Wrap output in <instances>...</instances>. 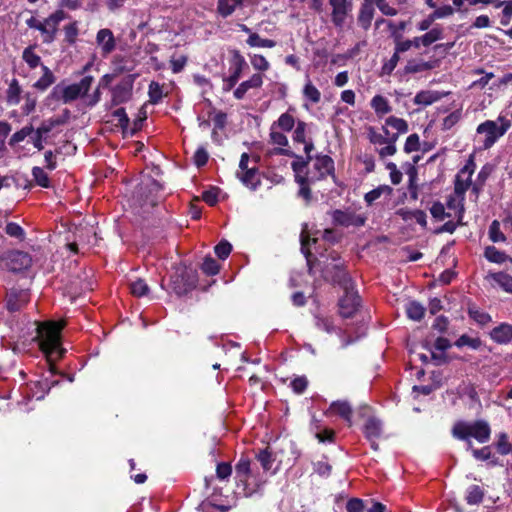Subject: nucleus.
Instances as JSON below:
<instances>
[{
  "mask_svg": "<svg viewBox=\"0 0 512 512\" xmlns=\"http://www.w3.org/2000/svg\"><path fill=\"white\" fill-rule=\"evenodd\" d=\"M64 325V322L53 321L37 324L35 339L39 341V346L49 362L60 359L64 354L61 347V330Z\"/></svg>",
  "mask_w": 512,
  "mask_h": 512,
  "instance_id": "nucleus-1",
  "label": "nucleus"
},
{
  "mask_svg": "<svg viewBox=\"0 0 512 512\" xmlns=\"http://www.w3.org/2000/svg\"><path fill=\"white\" fill-rule=\"evenodd\" d=\"M451 433L454 438L465 441L467 449L472 450L471 438L476 439L479 443H486L490 439L491 429L484 420L474 422L457 421L453 425Z\"/></svg>",
  "mask_w": 512,
  "mask_h": 512,
  "instance_id": "nucleus-2",
  "label": "nucleus"
},
{
  "mask_svg": "<svg viewBox=\"0 0 512 512\" xmlns=\"http://www.w3.org/2000/svg\"><path fill=\"white\" fill-rule=\"evenodd\" d=\"M511 127V122L503 117L497 121L486 120L478 125L476 131L484 135L483 149H490Z\"/></svg>",
  "mask_w": 512,
  "mask_h": 512,
  "instance_id": "nucleus-3",
  "label": "nucleus"
},
{
  "mask_svg": "<svg viewBox=\"0 0 512 512\" xmlns=\"http://www.w3.org/2000/svg\"><path fill=\"white\" fill-rule=\"evenodd\" d=\"M94 81L92 76H85L79 83H74L61 88L60 86L54 87L51 96L61 99L65 104L76 100L78 97L85 96L90 90Z\"/></svg>",
  "mask_w": 512,
  "mask_h": 512,
  "instance_id": "nucleus-4",
  "label": "nucleus"
},
{
  "mask_svg": "<svg viewBox=\"0 0 512 512\" xmlns=\"http://www.w3.org/2000/svg\"><path fill=\"white\" fill-rule=\"evenodd\" d=\"M32 265V258L27 252L13 250L0 258V266L11 272H22Z\"/></svg>",
  "mask_w": 512,
  "mask_h": 512,
  "instance_id": "nucleus-5",
  "label": "nucleus"
},
{
  "mask_svg": "<svg viewBox=\"0 0 512 512\" xmlns=\"http://www.w3.org/2000/svg\"><path fill=\"white\" fill-rule=\"evenodd\" d=\"M274 456L279 465L290 468L300 457V450L292 440L282 439L274 451Z\"/></svg>",
  "mask_w": 512,
  "mask_h": 512,
  "instance_id": "nucleus-6",
  "label": "nucleus"
},
{
  "mask_svg": "<svg viewBox=\"0 0 512 512\" xmlns=\"http://www.w3.org/2000/svg\"><path fill=\"white\" fill-rule=\"evenodd\" d=\"M65 16L66 14L63 10H57L49 17L41 21L39 31L43 36L44 43H51L54 41L58 31V25L62 20L65 19Z\"/></svg>",
  "mask_w": 512,
  "mask_h": 512,
  "instance_id": "nucleus-7",
  "label": "nucleus"
},
{
  "mask_svg": "<svg viewBox=\"0 0 512 512\" xmlns=\"http://www.w3.org/2000/svg\"><path fill=\"white\" fill-rule=\"evenodd\" d=\"M323 274L325 278L339 284L344 290L353 288L352 280L344 270L343 263L327 264Z\"/></svg>",
  "mask_w": 512,
  "mask_h": 512,
  "instance_id": "nucleus-8",
  "label": "nucleus"
},
{
  "mask_svg": "<svg viewBox=\"0 0 512 512\" xmlns=\"http://www.w3.org/2000/svg\"><path fill=\"white\" fill-rule=\"evenodd\" d=\"M474 168V161L469 159L467 164L456 175L454 192L458 197L461 198V201L464 200V195L471 186V177L474 173Z\"/></svg>",
  "mask_w": 512,
  "mask_h": 512,
  "instance_id": "nucleus-9",
  "label": "nucleus"
},
{
  "mask_svg": "<svg viewBox=\"0 0 512 512\" xmlns=\"http://www.w3.org/2000/svg\"><path fill=\"white\" fill-rule=\"evenodd\" d=\"M329 5L332 8L331 20L333 24L342 28L347 16L352 11V3L348 0H329Z\"/></svg>",
  "mask_w": 512,
  "mask_h": 512,
  "instance_id": "nucleus-10",
  "label": "nucleus"
},
{
  "mask_svg": "<svg viewBox=\"0 0 512 512\" xmlns=\"http://www.w3.org/2000/svg\"><path fill=\"white\" fill-rule=\"evenodd\" d=\"M344 291L345 295L339 302L340 314L344 318H350L356 313L360 305V297L357 292L354 291V288Z\"/></svg>",
  "mask_w": 512,
  "mask_h": 512,
  "instance_id": "nucleus-11",
  "label": "nucleus"
},
{
  "mask_svg": "<svg viewBox=\"0 0 512 512\" xmlns=\"http://www.w3.org/2000/svg\"><path fill=\"white\" fill-rule=\"evenodd\" d=\"M30 300L29 291L26 289L12 288L6 296V306L10 312L21 310Z\"/></svg>",
  "mask_w": 512,
  "mask_h": 512,
  "instance_id": "nucleus-12",
  "label": "nucleus"
},
{
  "mask_svg": "<svg viewBox=\"0 0 512 512\" xmlns=\"http://www.w3.org/2000/svg\"><path fill=\"white\" fill-rule=\"evenodd\" d=\"M332 218L335 224L345 227H360L363 226L366 222L365 216L342 210L333 211Z\"/></svg>",
  "mask_w": 512,
  "mask_h": 512,
  "instance_id": "nucleus-13",
  "label": "nucleus"
},
{
  "mask_svg": "<svg viewBox=\"0 0 512 512\" xmlns=\"http://www.w3.org/2000/svg\"><path fill=\"white\" fill-rule=\"evenodd\" d=\"M313 168L317 173L308 172L306 175H313L316 181H319L334 173V161L327 155H318L313 164Z\"/></svg>",
  "mask_w": 512,
  "mask_h": 512,
  "instance_id": "nucleus-14",
  "label": "nucleus"
},
{
  "mask_svg": "<svg viewBox=\"0 0 512 512\" xmlns=\"http://www.w3.org/2000/svg\"><path fill=\"white\" fill-rule=\"evenodd\" d=\"M439 65L440 61L438 59H430L428 61H424L420 58H413L407 61V64L404 67V73L416 74L424 71H430L438 68Z\"/></svg>",
  "mask_w": 512,
  "mask_h": 512,
  "instance_id": "nucleus-15",
  "label": "nucleus"
},
{
  "mask_svg": "<svg viewBox=\"0 0 512 512\" xmlns=\"http://www.w3.org/2000/svg\"><path fill=\"white\" fill-rule=\"evenodd\" d=\"M65 289L68 294L75 297L84 291L91 290V287L89 282L86 281V276L83 278L81 273L78 272L68 277L65 281Z\"/></svg>",
  "mask_w": 512,
  "mask_h": 512,
  "instance_id": "nucleus-16",
  "label": "nucleus"
},
{
  "mask_svg": "<svg viewBox=\"0 0 512 512\" xmlns=\"http://www.w3.org/2000/svg\"><path fill=\"white\" fill-rule=\"evenodd\" d=\"M364 434L365 437L371 444V448L375 451L379 449L377 444V439H379L382 435V423L380 420L371 417L369 418L364 426Z\"/></svg>",
  "mask_w": 512,
  "mask_h": 512,
  "instance_id": "nucleus-17",
  "label": "nucleus"
},
{
  "mask_svg": "<svg viewBox=\"0 0 512 512\" xmlns=\"http://www.w3.org/2000/svg\"><path fill=\"white\" fill-rule=\"evenodd\" d=\"M262 85L263 75L260 73H255L248 80L239 84V86L234 90V97L238 100H241L245 97L246 93L250 89H259L262 87Z\"/></svg>",
  "mask_w": 512,
  "mask_h": 512,
  "instance_id": "nucleus-18",
  "label": "nucleus"
},
{
  "mask_svg": "<svg viewBox=\"0 0 512 512\" xmlns=\"http://www.w3.org/2000/svg\"><path fill=\"white\" fill-rule=\"evenodd\" d=\"M96 43L100 46L102 54H110L116 46L115 38L110 29H100L96 35Z\"/></svg>",
  "mask_w": 512,
  "mask_h": 512,
  "instance_id": "nucleus-19",
  "label": "nucleus"
},
{
  "mask_svg": "<svg viewBox=\"0 0 512 512\" xmlns=\"http://www.w3.org/2000/svg\"><path fill=\"white\" fill-rule=\"evenodd\" d=\"M374 6L372 0H364L361 5L359 15H358V24L367 31L374 17Z\"/></svg>",
  "mask_w": 512,
  "mask_h": 512,
  "instance_id": "nucleus-20",
  "label": "nucleus"
},
{
  "mask_svg": "<svg viewBox=\"0 0 512 512\" xmlns=\"http://www.w3.org/2000/svg\"><path fill=\"white\" fill-rule=\"evenodd\" d=\"M296 182L300 185L298 196L305 200L306 205H309L312 200V192L309 185L316 182V178L313 175H298Z\"/></svg>",
  "mask_w": 512,
  "mask_h": 512,
  "instance_id": "nucleus-21",
  "label": "nucleus"
},
{
  "mask_svg": "<svg viewBox=\"0 0 512 512\" xmlns=\"http://www.w3.org/2000/svg\"><path fill=\"white\" fill-rule=\"evenodd\" d=\"M196 286L195 276L192 274H187L185 278L182 276H177L173 281V290L178 295H184L191 291Z\"/></svg>",
  "mask_w": 512,
  "mask_h": 512,
  "instance_id": "nucleus-22",
  "label": "nucleus"
},
{
  "mask_svg": "<svg viewBox=\"0 0 512 512\" xmlns=\"http://www.w3.org/2000/svg\"><path fill=\"white\" fill-rule=\"evenodd\" d=\"M246 65L245 59L239 52H235V70L233 73L225 80V90H231L238 80L241 77L243 67Z\"/></svg>",
  "mask_w": 512,
  "mask_h": 512,
  "instance_id": "nucleus-23",
  "label": "nucleus"
},
{
  "mask_svg": "<svg viewBox=\"0 0 512 512\" xmlns=\"http://www.w3.org/2000/svg\"><path fill=\"white\" fill-rule=\"evenodd\" d=\"M491 338L497 343L504 344L512 340V326L509 324H501L495 327L491 333Z\"/></svg>",
  "mask_w": 512,
  "mask_h": 512,
  "instance_id": "nucleus-24",
  "label": "nucleus"
},
{
  "mask_svg": "<svg viewBox=\"0 0 512 512\" xmlns=\"http://www.w3.org/2000/svg\"><path fill=\"white\" fill-rule=\"evenodd\" d=\"M329 412L335 413L351 424L352 408L347 401H335L329 407Z\"/></svg>",
  "mask_w": 512,
  "mask_h": 512,
  "instance_id": "nucleus-25",
  "label": "nucleus"
},
{
  "mask_svg": "<svg viewBox=\"0 0 512 512\" xmlns=\"http://www.w3.org/2000/svg\"><path fill=\"white\" fill-rule=\"evenodd\" d=\"M243 0H218L217 12L223 18L232 15L237 7H240Z\"/></svg>",
  "mask_w": 512,
  "mask_h": 512,
  "instance_id": "nucleus-26",
  "label": "nucleus"
},
{
  "mask_svg": "<svg viewBox=\"0 0 512 512\" xmlns=\"http://www.w3.org/2000/svg\"><path fill=\"white\" fill-rule=\"evenodd\" d=\"M237 176L243 182L244 185L249 187L252 190H256L258 185L260 184V180L257 177V169L250 168L244 171L238 172Z\"/></svg>",
  "mask_w": 512,
  "mask_h": 512,
  "instance_id": "nucleus-27",
  "label": "nucleus"
},
{
  "mask_svg": "<svg viewBox=\"0 0 512 512\" xmlns=\"http://www.w3.org/2000/svg\"><path fill=\"white\" fill-rule=\"evenodd\" d=\"M441 38H442V31L440 29L434 28L420 37H415L414 38V47L419 48L420 45L429 46Z\"/></svg>",
  "mask_w": 512,
  "mask_h": 512,
  "instance_id": "nucleus-28",
  "label": "nucleus"
},
{
  "mask_svg": "<svg viewBox=\"0 0 512 512\" xmlns=\"http://www.w3.org/2000/svg\"><path fill=\"white\" fill-rule=\"evenodd\" d=\"M43 75L34 83V88L39 91H45L50 87L56 80L52 71L45 65H42Z\"/></svg>",
  "mask_w": 512,
  "mask_h": 512,
  "instance_id": "nucleus-29",
  "label": "nucleus"
},
{
  "mask_svg": "<svg viewBox=\"0 0 512 512\" xmlns=\"http://www.w3.org/2000/svg\"><path fill=\"white\" fill-rule=\"evenodd\" d=\"M277 154L280 155H288V156H294L297 158V161L292 162L291 166L293 171L295 172V178L298 175H302L301 173L304 171L308 163L311 161L312 157L308 156V158L305 160L300 156L295 155L294 153H290L289 151L285 149H278Z\"/></svg>",
  "mask_w": 512,
  "mask_h": 512,
  "instance_id": "nucleus-30",
  "label": "nucleus"
},
{
  "mask_svg": "<svg viewBox=\"0 0 512 512\" xmlns=\"http://www.w3.org/2000/svg\"><path fill=\"white\" fill-rule=\"evenodd\" d=\"M131 97V88L126 85H116L112 90V104L119 105Z\"/></svg>",
  "mask_w": 512,
  "mask_h": 512,
  "instance_id": "nucleus-31",
  "label": "nucleus"
},
{
  "mask_svg": "<svg viewBox=\"0 0 512 512\" xmlns=\"http://www.w3.org/2000/svg\"><path fill=\"white\" fill-rule=\"evenodd\" d=\"M22 89L17 79H13L6 92V101L9 105H17L20 102Z\"/></svg>",
  "mask_w": 512,
  "mask_h": 512,
  "instance_id": "nucleus-32",
  "label": "nucleus"
},
{
  "mask_svg": "<svg viewBox=\"0 0 512 512\" xmlns=\"http://www.w3.org/2000/svg\"><path fill=\"white\" fill-rule=\"evenodd\" d=\"M484 490L479 485H472L467 489L466 501L469 505H478L483 501Z\"/></svg>",
  "mask_w": 512,
  "mask_h": 512,
  "instance_id": "nucleus-33",
  "label": "nucleus"
},
{
  "mask_svg": "<svg viewBox=\"0 0 512 512\" xmlns=\"http://www.w3.org/2000/svg\"><path fill=\"white\" fill-rule=\"evenodd\" d=\"M371 107L379 116L388 114L391 111V106L389 105L387 99L381 95H376L372 98Z\"/></svg>",
  "mask_w": 512,
  "mask_h": 512,
  "instance_id": "nucleus-34",
  "label": "nucleus"
},
{
  "mask_svg": "<svg viewBox=\"0 0 512 512\" xmlns=\"http://www.w3.org/2000/svg\"><path fill=\"white\" fill-rule=\"evenodd\" d=\"M406 313L410 319L420 321L424 316L425 308L421 303L411 301L406 305Z\"/></svg>",
  "mask_w": 512,
  "mask_h": 512,
  "instance_id": "nucleus-35",
  "label": "nucleus"
},
{
  "mask_svg": "<svg viewBox=\"0 0 512 512\" xmlns=\"http://www.w3.org/2000/svg\"><path fill=\"white\" fill-rule=\"evenodd\" d=\"M440 99V95L438 92L432 91H421L416 94L414 98V103L418 105H431L432 103L438 101Z\"/></svg>",
  "mask_w": 512,
  "mask_h": 512,
  "instance_id": "nucleus-36",
  "label": "nucleus"
},
{
  "mask_svg": "<svg viewBox=\"0 0 512 512\" xmlns=\"http://www.w3.org/2000/svg\"><path fill=\"white\" fill-rule=\"evenodd\" d=\"M247 44L251 47L273 48L276 42L271 39H263L257 33H250Z\"/></svg>",
  "mask_w": 512,
  "mask_h": 512,
  "instance_id": "nucleus-37",
  "label": "nucleus"
},
{
  "mask_svg": "<svg viewBox=\"0 0 512 512\" xmlns=\"http://www.w3.org/2000/svg\"><path fill=\"white\" fill-rule=\"evenodd\" d=\"M491 277L504 291L512 293V276L499 272L492 274Z\"/></svg>",
  "mask_w": 512,
  "mask_h": 512,
  "instance_id": "nucleus-38",
  "label": "nucleus"
},
{
  "mask_svg": "<svg viewBox=\"0 0 512 512\" xmlns=\"http://www.w3.org/2000/svg\"><path fill=\"white\" fill-rule=\"evenodd\" d=\"M463 214H464V208L462 206L461 209L458 212V221H457V223H455L453 221H448V222L444 223L442 226H440L439 228H437L435 230V234H442V233H450V234H452V233H454L456 228H457V226L462 225Z\"/></svg>",
  "mask_w": 512,
  "mask_h": 512,
  "instance_id": "nucleus-39",
  "label": "nucleus"
},
{
  "mask_svg": "<svg viewBox=\"0 0 512 512\" xmlns=\"http://www.w3.org/2000/svg\"><path fill=\"white\" fill-rule=\"evenodd\" d=\"M484 254H485V257L490 262H494V263H499L500 264V263L505 262L508 259V256L504 252L499 251L494 246L486 247Z\"/></svg>",
  "mask_w": 512,
  "mask_h": 512,
  "instance_id": "nucleus-40",
  "label": "nucleus"
},
{
  "mask_svg": "<svg viewBox=\"0 0 512 512\" xmlns=\"http://www.w3.org/2000/svg\"><path fill=\"white\" fill-rule=\"evenodd\" d=\"M22 58L27 63V65L32 69L41 65V58L40 56L34 53L32 46H29L24 49Z\"/></svg>",
  "mask_w": 512,
  "mask_h": 512,
  "instance_id": "nucleus-41",
  "label": "nucleus"
},
{
  "mask_svg": "<svg viewBox=\"0 0 512 512\" xmlns=\"http://www.w3.org/2000/svg\"><path fill=\"white\" fill-rule=\"evenodd\" d=\"M131 293L136 297H142L148 294L149 287L142 279L132 281L129 285Z\"/></svg>",
  "mask_w": 512,
  "mask_h": 512,
  "instance_id": "nucleus-42",
  "label": "nucleus"
},
{
  "mask_svg": "<svg viewBox=\"0 0 512 512\" xmlns=\"http://www.w3.org/2000/svg\"><path fill=\"white\" fill-rule=\"evenodd\" d=\"M257 458L259 462L261 463L264 470H270L272 468V463L275 461L274 452H271L269 448H266L264 450H261Z\"/></svg>",
  "mask_w": 512,
  "mask_h": 512,
  "instance_id": "nucleus-43",
  "label": "nucleus"
},
{
  "mask_svg": "<svg viewBox=\"0 0 512 512\" xmlns=\"http://www.w3.org/2000/svg\"><path fill=\"white\" fill-rule=\"evenodd\" d=\"M392 189L389 186H379L376 189L371 190L365 194V201L368 205H372L373 202L380 198L383 193L390 194Z\"/></svg>",
  "mask_w": 512,
  "mask_h": 512,
  "instance_id": "nucleus-44",
  "label": "nucleus"
},
{
  "mask_svg": "<svg viewBox=\"0 0 512 512\" xmlns=\"http://www.w3.org/2000/svg\"><path fill=\"white\" fill-rule=\"evenodd\" d=\"M385 124L395 129L398 133H406L408 131V124L402 118L390 116L386 119Z\"/></svg>",
  "mask_w": 512,
  "mask_h": 512,
  "instance_id": "nucleus-45",
  "label": "nucleus"
},
{
  "mask_svg": "<svg viewBox=\"0 0 512 512\" xmlns=\"http://www.w3.org/2000/svg\"><path fill=\"white\" fill-rule=\"evenodd\" d=\"M250 62L253 68L257 71H267L270 68V64L267 59L260 54L250 55Z\"/></svg>",
  "mask_w": 512,
  "mask_h": 512,
  "instance_id": "nucleus-46",
  "label": "nucleus"
},
{
  "mask_svg": "<svg viewBox=\"0 0 512 512\" xmlns=\"http://www.w3.org/2000/svg\"><path fill=\"white\" fill-rule=\"evenodd\" d=\"M235 471L241 481H246L250 473V461L247 458H241L235 466Z\"/></svg>",
  "mask_w": 512,
  "mask_h": 512,
  "instance_id": "nucleus-47",
  "label": "nucleus"
},
{
  "mask_svg": "<svg viewBox=\"0 0 512 512\" xmlns=\"http://www.w3.org/2000/svg\"><path fill=\"white\" fill-rule=\"evenodd\" d=\"M274 127L277 125L280 129L284 131H291L295 125V120L292 115L289 113H283L276 123L273 124Z\"/></svg>",
  "mask_w": 512,
  "mask_h": 512,
  "instance_id": "nucleus-48",
  "label": "nucleus"
},
{
  "mask_svg": "<svg viewBox=\"0 0 512 512\" xmlns=\"http://www.w3.org/2000/svg\"><path fill=\"white\" fill-rule=\"evenodd\" d=\"M489 237L493 242H504L506 236L500 229V223L494 220L489 227Z\"/></svg>",
  "mask_w": 512,
  "mask_h": 512,
  "instance_id": "nucleus-49",
  "label": "nucleus"
},
{
  "mask_svg": "<svg viewBox=\"0 0 512 512\" xmlns=\"http://www.w3.org/2000/svg\"><path fill=\"white\" fill-rule=\"evenodd\" d=\"M32 175L35 182L44 188H48L50 186V181L48 175L44 172V170L40 167H34L32 169Z\"/></svg>",
  "mask_w": 512,
  "mask_h": 512,
  "instance_id": "nucleus-50",
  "label": "nucleus"
},
{
  "mask_svg": "<svg viewBox=\"0 0 512 512\" xmlns=\"http://www.w3.org/2000/svg\"><path fill=\"white\" fill-rule=\"evenodd\" d=\"M303 94L313 103H318L321 99L320 91L310 81L304 86Z\"/></svg>",
  "mask_w": 512,
  "mask_h": 512,
  "instance_id": "nucleus-51",
  "label": "nucleus"
},
{
  "mask_svg": "<svg viewBox=\"0 0 512 512\" xmlns=\"http://www.w3.org/2000/svg\"><path fill=\"white\" fill-rule=\"evenodd\" d=\"M457 347L469 346L472 349H478L481 346V340L479 338H471L468 335H462L455 342Z\"/></svg>",
  "mask_w": 512,
  "mask_h": 512,
  "instance_id": "nucleus-52",
  "label": "nucleus"
},
{
  "mask_svg": "<svg viewBox=\"0 0 512 512\" xmlns=\"http://www.w3.org/2000/svg\"><path fill=\"white\" fill-rule=\"evenodd\" d=\"M470 317L480 325H486L491 321V316L483 311L476 308H469Z\"/></svg>",
  "mask_w": 512,
  "mask_h": 512,
  "instance_id": "nucleus-53",
  "label": "nucleus"
},
{
  "mask_svg": "<svg viewBox=\"0 0 512 512\" xmlns=\"http://www.w3.org/2000/svg\"><path fill=\"white\" fill-rule=\"evenodd\" d=\"M148 94H149L150 102L153 104H156L162 99V96H163L162 87L160 86L159 83L153 81L149 85Z\"/></svg>",
  "mask_w": 512,
  "mask_h": 512,
  "instance_id": "nucleus-54",
  "label": "nucleus"
},
{
  "mask_svg": "<svg viewBox=\"0 0 512 512\" xmlns=\"http://www.w3.org/2000/svg\"><path fill=\"white\" fill-rule=\"evenodd\" d=\"M430 213L433 218L438 221L444 220L446 217H450V214L445 211V207L441 202H435L430 208Z\"/></svg>",
  "mask_w": 512,
  "mask_h": 512,
  "instance_id": "nucleus-55",
  "label": "nucleus"
},
{
  "mask_svg": "<svg viewBox=\"0 0 512 512\" xmlns=\"http://www.w3.org/2000/svg\"><path fill=\"white\" fill-rule=\"evenodd\" d=\"M202 270L207 275H216L219 272V265L213 258L206 257L202 264Z\"/></svg>",
  "mask_w": 512,
  "mask_h": 512,
  "instance_id": "nucleus-56",
  "label": "nucleus"
},
{
  "mask_svg": "<svg viewBox=\"0 0 512 512\" xmlns=\"http://www.w3.org/2000/svg\"><path fill=\"white\" fill-rule=\"evenodd\" d=\"M306 127L307 124L303 121H298L296 129L293 133V140L297 143H305L306 141Z\"/></svg>",
  "mask_w": 512,
  "mask_h": 512,
  "instance_id": "nucleus-57",
  "label": "nucleus"
},
{
  "mask_svg": "<svg viewBox=\"0 0 512 512\" xmlns=\"http://www.w3.org/2000/svg\"><path fill=\"white\" fill-rule=\"evenodd\" d=\"M216 255L224 260L226 259L229 254L231 253L232 246L227 241H221L219 244H217L214 248Z\"/></svg>",
  "mask_w": 512,
  "mask_h": 512,
  "instance_id": "nucleus-58",
  "label": "nucleus"
},
{
  "mask_svg": "<svg viewBox=\"0 0 512 512\" xmlns=\"http://www.w3.org/2000/svg\"><path fill=\"white\" fill-rule=\"evenodd\" d=\"M290 386L295 393L302 394L308 386V380L305 376H299L291 381Z\"/></svg>",
  "mask_w": 512,
  "mask_h": 512,
  "instance_id": "nucleus-59",
  "label": "nucleus"
},
{
  "mask_svg": "<svg viewBox=\"0 0 512 512\" xmlns=\"http://www.w3.org/2000/svg\"><path fill=\"white\" fill-rule=\"evenodd\" d=\"M420 146L419 136L417 134H411L406 139L405 145H404V151L406 153H411L414 151H417Z\"/></svg>",
  "mask_w": 512,
  "mask_h": 512,
  "instance_id": "nucleus-60",
  "label": "nucleus"
},
{
  "mask_svg": "<svg viewBox=\"0 0 512 512\" xmlns=\"http://www.w3.org/2000/svg\"><path fill=\"white\" fill-rule=\"evenodd\" d=\"M461 111L456 110L446 116L443 120V129L449 130L461 119Z\"/></svg>",
  "mask_w": 512,
  "mask_h": 512,
  "instance_id": "nucleus-61",
  "label": "nucleus"
},
{
  "mask_svg": "<svg viewBox=\"0 0 512 512\" xmlns=\"http://www.w3.org/2000/svg\"><path fill=\"white\" fill-rule=\"evenodd\" d=\"M270 139L273 144H276L279 146H287L288 145L287 137L283 133L275 131L274 125H272V127H271Z\"/></svg>",
  "mask_w": 512,
  "mask_h": 512,
  "instance_id": "nucleus-62",
  "label": "nucleus"
},
{
  "mask_svg": "<svg viewBox=\"0 0 512 512\" xmlns=\"http://www.w3.org/2000/svg\"><path fill=\"white\" fill-rule=\"evenodd\" d=\"M231 472H232V467L229 463L222 462L217 465L216 475H217L218 479H220V480L227 479L231 475Z\"/></svg>",
  "mask_w": 512,
  "mask_h": 512,
  "instance_id": "nucleus-63",
  "label": "nucleus"
},
{
  "mask_svg": "<svg viewBox=\"0 0 512 512\" xmlns=\"http://www.w3.org/2000/svg\"><path fill=\"white\" fill-rule=\"evenodd\" d=\"M347 512H362L364 510V503L361 499H350L346 504Z\"/></svg>",
  "mask_w": 512,
  "mask_h": 512,
  "instance_id": "nucleus-64",
  "label": "nucleus"
}]
</instances>
